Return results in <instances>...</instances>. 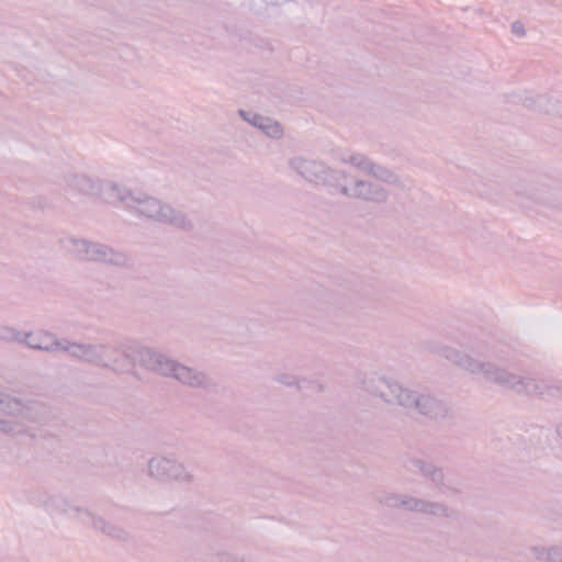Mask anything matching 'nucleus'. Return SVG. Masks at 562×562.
<instances>
[{"mask_svg": "<svg viewBox=\"0 0 562 562\" xmlns=\"http://www.w3.org/2000/svg\"><path fill=\"white\" fill-rule=\"evenodd\" d=\"M172 371L175 372V376L177 379L190 383L191 371L188 368L177 366L176 368L172 369Z\"/></svg>", "mask_w": 562, "mask_h": 562, "instance_id": "obj_1", "label": "nucleus"}, {"mask_svg": "<svg viewBox=\"0 0 562 562\" xmlns=\"http://www.w3.org/2000/svg\"><path fill=\"white\" fill-rule=\"evenodd\" d=\"M514 31L517 32V33H522V30L520 26H518L517 24H514L513 26Z\"/></svg>", "mask_w": 562, "mask_h": 562, "instance_id": "obj_3", "label": "nucleus"}, {"mask_svg": "<svg viewBox=\"0 0 562 562\" xmlns=\"http://www.w3.org/2000/svg\"><path fill=\"white\" fill-rule=\"evenodd\" d=\"M272 130H273L272 135H278L281 132L279 125H277V124L274 126H272Z\"/></svg>", "mask_w": 562, "mask_h": 562, "instance_id": "obj_2", "label": "nucleus"}]
</instances>
